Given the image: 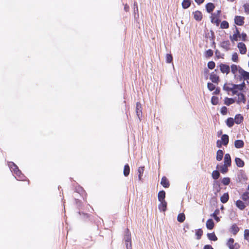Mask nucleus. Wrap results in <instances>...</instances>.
Returning a JSON list of instances; mask_svg holds the SVG:
<instances>
[{
    "instance_id": "1",
    "label": "nucleus",
    "mask_w": 249,
    "mask_h": 249,
    "mask_svg": "<svg viewBox=\"0 0 249 249\" xmlns=\"http://www.w3.org/2000/svg\"><path fill=\"white\" fill-rule=\"evenodd\" d=\"M8 166L11 171L13 172L18 177V180H22L24 177V175L22 174L21 172L19 170L18 167L13 162H9Z\"/></svg>"
},
{
    "instance_id": "2",
    "label": "nucleus",
    "mask_w": 249,
    "mask_h": 249,
    "mask_svg": "<svg viewBox=\"0 0 249 249\" xmlns=\"http://www.w3.org/2000/svg\"><path fill=\"white\" fill-rule=\"evenodd\" d=\"M126 245V249H132L131 247V237L130 232L128 229H126L124 231V238Z\"/></svg>"
},
{
    "instance_id": "3",
    "label": "nucleus",
    "mask_w": 249,
    "mask_h": 249,
    "mask_svg": "<svg viewBox=\"0 0 249 249\" xmlns=\"http://www.w3.org/2000/svg\"><path fill=\"white\" fill-rule=\"evenodd\" d=\"M226 246L229 249H239L240 246L238 243H235L233 238H230L226 243Z\"/></svg>"
},
{
    "instance_id": "4",
    "label": "nucleus",
    "mask_w": 249,
    "mask_h": 249,
    "mask_svg": "<svg viewBox=\"0 0 249 249\" xmlns=\"http://www.w3.org/2000/svg\"><path fill=\"white\" fill-rule=\"evenodd\" d=\"M238 72L241 74V76H239L240 80H242V79L249 80V72L245 71L241 67H239Z\"/></svg>"
},
{
    "instance_id": "5",
    "label": "nucleus",
    "mask_w": 249,
    "mask_h": 249,
    "mask_svg": "<svg viewBox=\"0 0 249 249\" xmlns=\"http://www.w3.org/2000/svg\"><path fill=\"white\" fill-rule=\"evenodd\" d=\"M240 182H244L247 180V177L244 171L240 170L237 175Z\"/></svg>"
},
{
    "instance_id": "6",
    "label": "nucleus",
    "mask_w": 249,
    "mask_h": 249,
    "mask_svg": "<svg viewBox=\"0 0 249 249\" xmlns=\"http://www.w3.org/2000/svg\"><path fill=\"white\" fill-rule=\"evenodd\" d=\"M229 85L233 86L234 90L237 91H242L246 88V84L245 82H243L240 84H229Z\"/></svg>"
},
{
    "instance_id": "7",
    "label": "nucleus",
    "mask_w": 249,
    "mask_h": 249,
    "mask_svg": "<svg viewBox=\"0 0 249 249\" xmlns=\"http://www.w3.org/2000/svg\"><path fill=\"white\" fill-rule=\"evenodd\" d=\"M245 18L240 16H236L234 18V23L238 26H242L244 23Z\"/></svg>"
},
{
    "instance_id": "8",
    "label": "nucleus",
    "mask_w": 249,
    "mask_h": 249,
    "mask_svg": "<svg viewBox=\"0 0 249 249\" xmlns=\"http://www.w3.org/2000/svg\"><path fill=\"white\" fill-rule=\"evenodd\" d=\"M220 70L221 72L228 74L230 72V68L229 65L225 64H220L219 65Z\"/></svg>"
},
{
    "instance_id": "9",
    "label": "nucleus",
    "mask_w": 249,
    "mask_h": 249,
    "mask_svg": "<svg viewBox=\"0 0 249 249\" xmlns=\"http://www.w3.org/2000/svg\"><path fill=\"white\" fill-rule=\"evenodd\" d=\"M235 95H237L238 96V100L237 101V104H240L241 102L244 104L246 103V97L243 93L241 92H238L237 91V94H235Z\"/></svg>"
},
{
    "instance_id": "10",
    "label": "nucleus",
    "mask_w": 249,
    "mask_h": 249,
    "mask_svg": "<svg viewBox=\"0 0 249 249\" xmlns=\"http://www.w3.org/2000/svg\"><path fill=\"white\" fill-rule=\"evenodd\" d=\"M194 18L197 21H200L202 19V14L200 11L197 10L193 13Z\"/></svg>"
},
{
    "instance_id": "11",
    "label": "nucleus",
    "mask_w": 249,
    "mask_h": 249,
    "mask_svg": "<svg viewBox=\"0 0 249 249\" xmlns=\"http://www.w3.org/2000/svg\"><path fill=\"white\" fill-rule=\"evenodd\" d=\"M210 79L213 83L218 84L219 82V77L214 72H212L210 75Z\"/></svg>"
},
{
    "instance_id": "12",
    "label": "nucleus",
    "mask_w": 249,
    "mask_h": 249,
    "mask_svg": "<svg viewBox=\"0 0 249 249\" xmlns=\"http://www.w3.org/2000/svg\"><path fill=\"white\" fill-rule=\"evenodd\" d=\"M136 114L139 118V120H140L141 117L142 115V105L140 102H137L136 103Z\"/></svg>"
},
{
    "instance_id": "13",
    "label": "nucleus",
    "mask_w": 249,
    "mask_h": 249,
    "mask_svg": "<svg viewBox=\"0 0 249 249\" xmlns=\"http://www.w3.org/2000/svg\"><path fill=\"white\" fill-rule=\"evenodd\" d=\"M237 47L239 49L240 53L241 54H245L247 52V48L245 44L243 42H239L238 43Z\"/></svg>"
},
{
    "instance_id": "14",
    "label": "nucleus",
    "mask_w": 249,
    "mask_h": 249,
    "mask_svg": "<svg viewBox=\"0 0 249 249\" xmlns=\"http://www.w3.org/2000/svg\"><path fill=\"white\" fill-rule=\"evenodd\" d=\"M223 90L227 91H231L233 95L237 94V90H234L233 86H231V87H230L227 86V84H225L223 86Z\"/></svg>"
},
{
    "instance_id": "15",
    "label": "nucleus",
    "mask_w": 249,
    "mask_h": 249,
    "mask_svg": "<svg viewBox=\"0 0 249 249\" xmlns=\"http://www.w3.org/2000/svg\"><path fill=\"white\" fill-rule=\"evenodd\" d=\"M206 11L209 13H211L215 8V5L213 3L209 2L206 5Z\"/></svg>"
},
{
    "instance_id": "16",
    "label": "nucleus",
    "mask_w": 249,
    "mask_h": 249,
    "mask_svg": "<svg viewBox=\"0 0 249 249\" xmlns=\"http://www.w3.org/2000/svg\"><path fill=\"white\" fill-rule=\"evenodd\" d=\"M243 120H244L243 116L241 114H236L235 116L234 121L235 123L239 124H240L243 122Z\"/></svg>"
},
{
    "instance_id": "17",
    "label": "nucleus",
    "mask_w": 249,
    "mask_h": 249,
    "mask_svg": "<svg viewBox=\"0 0 249 249\" xmlns=\"http://www.w3.org/2000/svg\"><path fill=\"white\" fill-rule=\"evenodd\" d=\"M224 164L227 165L228 166L231 165V156L229 154H226L224 156Z\"/></svg>"
},
{
    "instance_id": "18",
    "label": "nucleus",
    "mask_w": 249,
    "mask_h": 249,
    "mask_svg": "<svg viewBox=\"0 0 249 249\" xmlns=\"http://www.w3.org/2000/svg\"><path fill=\"white\" fill-rule=\"evenodd\" d=\"M160 184L164 188H168L170 186L169 182L165 177H163L161 178Z\"/></svg>"
},
{
    "instance_id": "19",
    "label": "nucleus",
    "mask_w": 249,
    "mask_h": 249,
    "mask_svg": "<svg viewBox=\"0 0 249 249\" xmlns=\"http://www.w3.org/2000/svg\"><path fill=\"white\" fill-rule=\"evenodd\" d=\"M229 136L228 135H227V134L222 135L221 140L220 141H221V142L223 143V145L226 146L229 143Z\"/></svg>"
},
{
    "instance_id": "20",
    "label": "nucleus",
    "mask_w": 249,
    "mask_h": 249,
    "mask_svg": "<svg viewBox=\"0 0 249 249\" xmlns=\"http://www.w3.org/2000/svg\"><path fill=\"white\" fill-rule=\"evenodd\" d=\"M160 203L158 207L160 211L165 212L167 208V202L165 200L163 201H160Z\"/></svg>"
},
{
    "instance_id": "21",
    "label": "nucleus",
    "mask_w": 249,
    "mask_h": 249,
    "mask_svg": "<svg viewBox=\"0 0 249 249\" xmlns=\"http://www.w3.org/2000/svg\"><path fill=\"white\" fill-rule=\"evenodd\" d=\"M239 231V229L236 224L232 225L230 229V231L233 235H236Z\"/></svg>"
},
{
    "instance_id": "22",
    "label": "nucleus",
    "mask_w": 249,
    "mask_h": 249,
    "mask_svg": "<svg viewBox=\"0 0 249 249\" xmlns=\"http://www.w3.org/2000/svg\"><path fill=\"white\" fill-rule=\"evenodd\" d=\"M235 162L236 165L239 167H243L245 165L244 161L239 158H235Z\"/></svg>"
},
{
    "instance_id": "23",
    "label": "nucleus",
    "mask_w": 249,
    "mask_h": 249,
    "mask_svg": "<svg viewBox=\"0 0 249 249\" xmlns=\"http://www.w3.org/2000/svg\"><path fill=\"white\" fill-rule=\"evenodd\" d=\"M206 227L208 230H212L214 227V222L212 219H209L206 222Z\"/></svg>"
},
{
    "instance_id": "24",
    "label": "nucleus",
    "mask_w": 249,
    "mask_h": 249,
    "mask_svg": "<svg viewBox=\"0 0 249 249\" xmlns=\"http://www.w3.org/2000/svg\"><path fill=\"white\" fill-rule=\"evenodd\" d=\"M158 197L159 201H164L165 197V191L163 190L160 191L158 193Z\"/></svg>"
},
{
    "instance_id": "25",
    "label": "nucleus",
    "mask_w": 249,
    "mask_h": 249,
    "mask_svg": "<svg viewBox=\"0 0 249 249\" xmlns=\"http://www.w3.org/2000/svg\"><path fill=\"white\" fill-rule=\"evenodd\" d=\"M244 145V142L241 140H237L234 142V146L236 148H242Z\"/></svg>"
},
{
    "instance_id": "26",
    "label": "nucleus",
    "mask_w": 249,
    "mask_h": 249,
    "mask_svg": "<svg viewBox=\"0 0 249 249\" xmlns=\"http://www.w3.org/2000/svg\"><path fill=\"white\" fill-rule=\"evenodd\" d=\"M236 206L241 210H244L246 207V205L244 203L240 200H238L236 201Z\"/></svg>"
},
{
    "instance_id": "27",
    "label": "nucleus",
    "mask_w": 249,
    "mask_h": 249,
    "mask_svg": "<svg viewBox=\"0 0 249 249\" xmlns=\"http://www.w3.org/2000/svg\"><path fill=\"white\" fill-rule=\"evenodd\" d=\"M208 238L211 241H216L217 240V237L214 232L212 233H208L207 234Z\"/></svg>"
},
{
    "instance_id": "28",
    "label": "nucleus",
    "mask_w": 249,
    "mask_h": 249,
    "mask_svg": "<svg viewBox=\"0 0 249 249\" xmlns=\"http://www.w3.org/2000/svg\"><path fill=\"white\" fill-rule=\"evenodd\" d=\"M229 199V194L227 193H224L220 197V201L223 203H226Z\"/></svg>"
},
{
    "instance_id": "29",
    "label": "nucleus",
    "mask_w": 249,
    "mask_h": 249,
    "mask_svg": "<svg viewBox=\"0 0 249 249\" xmlns=\"http://www.w3.org/2000/svg\"><path fill=\"white\" fill-rule=\"evenodd\" d=\"M230 44L229 40L223 41L221 43V47L225 49L226 51H228L230 49Z\"/></svg>"
},
{
    "instance_id": "30",
    "label": "nucleus",
    "mask_w": 249,
    "mask_h": 249,
    "mask_svg": "<svg viewBox=\"0 0 249 249\" xmlns=\"http://www.w3.org/2000/svg\"><path fill=\"white\" fill-rule=\"evenodd\" d=\"M235 102V99L231 98L226 97L224 100V104L227 106H230Z\"/></svg>"
},
{
    "instance_id": "31",
    "label": "nucleus",
    "mask_w": 249,
    "mask_h": 249,
    "mask_svg": "<svg viewBox=\"0 0 249 249\" xmlns=\"http://www.w3.org/2000/svg\"><path fill=\"white\" fill-rule=\"evenodd\" d=\"M223 154L224 153L222 150H218L216 153V160L218 161H221L223 158Z\"/></svg>"
},
{
    "instance_id": "32",
    "label": "nucleus",
    "mask_w": 249,
    "mask_h": 249,
    "mask_svg": "<svg viewBox=\"0 0 249 249\" xmlns=\"http://www.w3.org/2000/svg\"><path fill=\"white\" fill-rule=\"evenodd\" d=\"M227 125L229 127H231L234 125V119L231 117L228 118L226 122Z\"/></svg>"
},
{
    "instance_id": "33",
    "label": "nucleus",
    "mask_w": 249,
    "mask_h": 249,
    "mask_svg": "<svg viewBox=\"0 0 249 249\" xmlns=\"http://www.w3.org/2000/svg\"><path fill=\"white\" fill-rule=\"evenodd\" d=\"M130 172V167L128 164H126L124 166L123 174L125 177H127Z\"/></svg>"
},
{
    "instance_id": "34",
    "label": "nucleus",
    "mask_w": 249,
    "mask_h": 249,
    "mask_svg": "<svg viewBox=\"0 0 249 249\" xmlns=\"http://www.w3.org/2000/svg\"><path fill=\"white\" fill-rule=\"evenodd\" d=\"M191 5V1L190 0H183L182 2V6L183 9H187Z\"/></svg>"
},
{
    "instance_id": "35",
    "label": "nucleus",
    "mask_w": 249,
    "mask_h": 249,
    "mask_svg": "<svg viewBox=\"0 0 249 249\" xmlns=\"http://www.w3.org/2000/svg\"><path fill=\"white\" fill-rule=\"evenodd\" d=\"M219 213V209H216L213 213L211 215L212 217H213V218L217 221L219 222L220 221V218L218 217L217 215Z\"/></svg>"
},
{
    "instance_id": "36",
    "label": "nucleus",
    "mask_w": 249,
    "mask_h": 249,
    "mask_svg": "<svg viewBox=\"0 0 249 249\" xmlns=\"http://www.w3.org/2000/svg\"><path fill=\"white\" fill-rule=\"evenodd\" d=\"M185 219V215L183 213H179L178 215L177 220L178 222L182 223Z\"/></svg>"
},
{
    "instance_id": "37",
    "label": "nucleus",
    "mask_w": 249,
    "mask_h": 249,
    "mask_svg": "<svg viewBox=\"0 0 249 249\" xmlns=\"http://www.w3.org/2000/svg\"><path fill=\"white\" fill-rule=\"evenodd\" d=\"M212 176L213 179H217L220 177L219 172L217 170L213 171L212 172Z\"/></svg>"
},
{
    "instance_id": "38",
    "label": "nucleus",
    "mask_w": 249,
    "mask_h": 249,
    "mask_svg": "<svg viewBox=\"0 0 249 249\" xmlns=\"http://www.w3.org/2000/svg\"><path fill=\"white\" fill-rule=\"evenodd\" d=\"M203 234V231L201 229H199L197 230L196 231V235L197 237L196 239L197 240H199Z\"/></svg>"
},
{
    "instance_id": "39",
    "label": "nucleus",
    "mask_w": 249,
    "mask_h": 249,
    "mask_svg": "<svg viewBox=\"0 0 249 249\" xmlns=\"http://www.w3.org/2000/svg\"><path fill=\"white\" fill-rule=\"evenodd\" d=\"M144 171V167H140L138 168V172L139 173L138 178L139 179L141 180L142 179V177L143 173Z\"/></svg>"
},
{
    "instance_id": "40",
    "label": "nucleus",
    "mask_w": 249,
    "mask_h": 249,
    "mask_svg": "<svg viewBox=\"0 0 249 249\" xmlns=\"http://www.w3.org/2000/svg\"><path fill=\"white\" fill-rule=\"evenodd\" d=\"M229 166H228V165H225V164H224V165L221 166V167H220V172L222 174L226 173L228 172V167H229Z\"/></svg>"
},
{
    "instance_id": "41",
    "label": "nucleus",
    "mask_w": 249,
    "mask_h": 249,
    "mask_svg": "<svg viewBox=\"0 0 249 249\" xmlns=\"http://www.w3.org/2000/svg\"><path fill=\"white\" fill-rule=\"evenodd\" d=\"M230 181H231V179L229 178L228 177H225L224 178L222 179V183L224 185H228L230 184Z\"/></svg>"
},
{
    "instance_id": "42",
    "label": "nucleus",
    "mask_w": 249,
    "mask_h": 249,
    "mask_svg": "<svg viewBox=\"0 0 249 249\" xmlns=\"http://www.w3.org/2000/svg\"><path fill=\"white\" fill-rule=\"evenodd\" d=\"M229 23L227 21L224 20L221 22V25H220L221 28L227 29L229 28Z\"/></svg>"
},
{
    "instance_id": "43",
    "label": "nucleus",
    "mask_w": 249,
    "mask_h": 249,
    "mask_svg": "<svg viewBox=\"0 0 249 249\" xmlns=\"http://www.w3.org/2000/svg\"><path fill=\"white\" fill-rule=\"evenodd\" d=\"M218 98L216 96H213L211 98V103L213 105H216L218 103Z\"/></svg>"
},
{
    "instance_id": "44",
    "label": "nucleus",
    "mask_w": 249,
    "mask_h": 249,
    "mask_svg": "<svg viewBox=\"0 0 249 249\" xmlns=\"http://www.w3.org/2000/svg\"><path fill=\"white\" fill-rule=\"evenodd\" d=\"M211 18L212 23H215L216 25V26L219 25L220 22V20L218 18Z\"/></svg>"
},
{
    "instance_id": "45",
    "label": "nucleus",
    "mask_w": 249,
    "mask_h": 249,
    "mask_svg": "<svg viewBox=\"0 0 249 249\" xmlns=\"http://www.w3.org/2000/svg\"><path fill=\"white\" fill-rule=\"evenodd\" d=\"M239 67L235 64H232L231 65V72L233 74H235L237 71H238Z\"/></svg>"
},
{
    "instance_id": "46",
    "label": "nucleus",
    "mask_w": 249,
    "mask_h": 249,
    "mask_svg": "<svg viewBox=\"0 0 249 249\" xmlns=\"http://www.w3.org/2000/svg\"><path fill=\"white\" fill-rule=\"evenodd\" d=\"M242 199L244 201L249 200V193H244L242 196Z\"/></svg>"
},
{
    "instance_id": "47",
    "label": "nucleus",
    "mask_w": 249,
    "mask_h": 249,
    "mask_svg": "<svg viewBox=\"0 0 249 249\" xmlns=\"http://www.w3.org/2000/svg\"><path fill=\"white\" fill-rule=\"evenodd\" d=\"M207 88L209 90L213 91L215 89V86L213 84L209 82L207 83Z\"/></svg>"
},
{
    "instance_id": "48",
    "label": "nucleus",
    "mask_w": 249,
    "mask_h": 249,
    "mask_svg": "<svg viewBox=\"0 0 249 249\" xmlns=\"http://www.w3.org/2000/svg\"><path fill=\"white\" fill-rule=\"evenodd\" d=\"M173 60V57L171 54L167 53L166 56V61L168 63L172 62Z\"/></svg>"
},
{
    "instance_id": "49",
    "label": "nucleus",
    "mask_w": 249,
    "mask_h": 249,
    "mask_svg": "<svg viewBox=\"0 0 249 249\" xmlns=\"http://www.w3.org/2000/svg\"><path fill=\"white\" fill-rule=\"evenodd\" d=\"M213 52L211 49L208 50L205 53V56L206 57H210L213 55Z\"/></svg>"
},
{
    "instance_id": "50",
    "label": "nucleus",
    "mask_w": 249,
    "mask_h": 249,
    "mask_svg": "<svg viewBox=\"0 0 249 249\" xmlns=\"http://www.w3.org/2000/svg\"><path fill=\"white\" fill-rule=\"evenodd\" d=\"M134 13L135 17H136L137 14H138V7L136 2H134ZM138 16H139V15H138Z\"/></svg>"
},
{
    "instance_id": "51",
    "label": "nucleus",
    "mask_w": 249,
    "mask_h": 249,
    "mask_svg": "<svg viewBox=\"0 0 249 249\" xmlns=\"http://www.w3.org/2000/svg\"><path fill=\"white\" fill-rule=\"evenodd\" d=\"M207 66L209 69L212 70L214 68L215 64L213 61H211L208 63Z\"/></svg>"
},
{
    "instance_id": "52",
    "label": "nucleus",
    "mask_w": 249,
    "mask_h": 249,
    "mask_svg": "<svg viewBox=\"0 0 249 249\" xmlns=\"http://www.w3.org/2000/svg\"><path fill=\"white\" fill-rule=\"evenodd\" d=\"M244 239L249 241V230H245L244 231Z\"/></svg>"
},
{
    "instance_id": "53",
    "label": "nucleus",
    "mask_w": 249,
    "mask_h": 249,
    "mask_svg": "<svg viewBox=\"0 0 249 249\" xmlns=\"http://www.w3.org/2000/svg\"><path fill=\"white\" fill-rule=\"evenodd\" d=\"M220 113L223 115H226L227 113V108L225 106H223L221 108Z\"/></svg>"
},
{
    "instance_id": "54",
    "label": "nucleus",
    "mask_w": 249,
    "mask_h": 249,
    "mask_svg": "<svg viewBox=\"0 0 249 249\" xmlns=\"http://www.w3.org/2000/svg\"><path fill=\"white\" fill-rule=\"evenodd\" d=\"M231 59L233 62H236L238 61V56L236 53H234L232 54Z\"/></svg>"
},
{
    "instance_id": "55",
    "label": "nucleus",
    "mask_w": 249,
    "mask_h": 249,
    "mask_svg": "<svg viewBox=\"0 0 249 249\" xmlns=\"http://www.w3.org/2000/svg\"><path fill=\"white\" fill-rule=\"evenodd\" d=\"M221 13V10H217L215 13H212L210 18H218Z\"/></svg>"
},
{
    "instance_id": "56",
    "label": "nucleus",
    "mask_w": 249,
    "mask_h": 249,
    "mask_svg": "<svg viewBox=\"0 0 249 249\" xmlns=\"http://www.w3.org/2000/svg\"><path fill=\"white\" fill-rule=\"evenodd\" d=\"M243 7L244 8L245 12L247 14H249V4H248V3L244 4L243 5Z\"/></svg>"
},
{
    "instance_id": "57",
    "label": "nucleus",
    "mask_w": 249,
    "mask_h": 249,
    "mask_svg": "<svg viewBox=\"0 0 249 249\" xmlns=\"http://www.w3.org/2000/svg\"><path fill=\"white\" fill-rule=\"evenodd\" d=\"M238 37H239L237 34H233L232 36H230V39L231 41H237Z\"/></svg>"
},
{
    "instance_id": "58",
    "label": "nucleus",
    "mask_w": 249,
    "mask_h": 249,
    "mask_svg": "<svg viewBox=\"0 0 249 249\" xmlns=\"http://www.w3.org/2000/svg\"><path fill=\"white\" fill-rule=\"evenodd\" d=\"M247 34L245 33H242L240 35V37L242 38V40L243 41H246L247 40Z\"/></svg>"
},
{
    "instance_id": "59",
    "label": "nucleus",
    "mask_w": 249,
    "mask_h": 249,
    "mask_svg": "<svg viewBox=\"0 0 249 249\" xmlns=\"http://www.w3.org/2000/svg\"><path fill=\"white\" fill-rule=\"evenodd\" d=\"M215 91L213 92V94H215V95H217V94H219L220 92V88L219 87H217V88H215Z\"/></svg>"
},
{
    "instance_id": "60",
    "label": "nucleus",
    "mask_w": 249,
    "mask_h": 249,
    "mask_svg": "<svg viewBox=\"0 0 249 249\" xmlns=\"http://www.w3.org/2000/svg\"><path fill=\"white\" fill-rule=\"evenodd\" d=\"M223 144L221 141L218 140L216 142V146L218 148H220L222 146V145Z\"/></svg>"
},
{
    "instance_id": "61",
    "label": "nucleus",
    "mask_w": 249,
    "mask_h": 249,
    "mask_svg": "<svg viewBox=\"0 0 249 249\" xmlns=\"http://www.w3.org/2000/svg\"><path fill=\"white\" fill-rule=\"evenodd\" d=\"M209 72V71L208 69H204V74L206 79L208 78V75Z\"/></svg>"
},
{
    "instance_id": "62",
    "label": "nucleus",
    "mask_w": 249,
    "mask_h": 249,
    "mask_svg": "<svg viewBox=\"0 0 249 249\" xmlns=\"http://www.w3.org/2000/svg\"><path fill=\"white\" fill-rule=\"evenodd\" d=\"M203 249H213L212 246L210 245H205Z\"/></svg>"
},
{
    "instance_id": "63",
    "label": "nucleus",
    "mask_w": 249,
    "mask_h": 249,
    "mask_svg": "<svg viewBox=\"0 0 249 249\" xmlns=\"http://www.w3.org/2000/svg\"><path fill=\"white\" fill-rule=\"evenodd\" d=\"M234 34H237L238 36L239 37H240V35H241L239 31L238 28L236 26H235V32Z\"/></svg>"
},
{
    "instance_id": "64",
    "label": "nucleus",
    "mask_w": 249,
    "mask_h": 249,
    "mask_svg": "<svg viewBox=\"0 0 249 249\" xmlns=\"http://www.w3.org/2000/svg\"><path fill=\"white\" fill-rule=\"evenodd\" d=\"M129 6L127 5V4H125L124 5V10L126 11V12H127L129 10Z\"/></svg>"
}]
</instances>
